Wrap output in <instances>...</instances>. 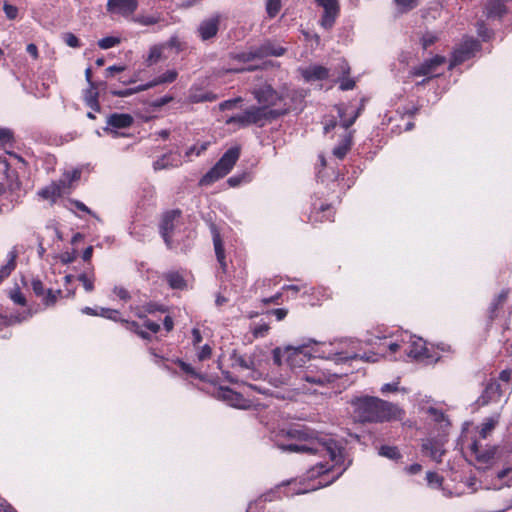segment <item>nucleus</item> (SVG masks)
I'll use <instances>...</instances> for the list:
<instances>
[{"mask_svg":"<svg viewBox=\"0 0 512 512\" xmlns=\"http://www.w3.org/2000/svg\"><path fill=\"white\" fill-rule=\"evenodd\" d=\"M270 313L274 315L278 321H281L286 317L288 311L284 308H278L271 310Z\"/></svg>","mask_w":512,"mask_h":512,"instance_id":"63","label":"nucleus"},{"mask_svg":"<svg viewBox=\"0 0 512 512\" xmlns=\"http://www.w3.org/2000/svg\"><path fill=\"white\" fill-rule=\"evenodd\" d=\"M340 125L345 129V134L340 143L333 149V155L338 159H343L352 145V132L347 129L355 122L359 112L347 105H339L337 107Z\"/></svg>","mask_w":512,"mask_h":512,"instance_id":"10","label":"nucleus"},{"mask_svg":"<svg viewBox=\"0 0 512 512\" xmlns=\"http://www.w3.org/2000/svg\"><path fill=\"white\" fill-rule=\"evenodd\" d=\"M242 376L246 379L259 380L263 377V373L255 367L254 363L251 369L246 371Z\"/></svg>","mask_w":512,"mask_h":512,"instance_id":"54","label":"nucleus"},{"mask_svg":"<svg viewBox=\"0 0 512 512\" xmlns=\"http://www.w3.org/2000/svg\"><path fill=\"white\" fill-rule=\"evenodd\" d=\"M208 145H209L208 142L195 144V145L191 146L190 148H188L185 155L188 158L191 157L192 155L199 156L207 149Z\"/></svg>","mask_w":512,"mask_h":512,"instance_id":"46","label":"nucleus"},{"mask_svg":"<svg viewBox=\"0 0 512 512\" xmlns=\"http://www.w3.org/2000/svg\"><path fill=\"white\" fill-rule=\"evenodd\" d=\"M10 299L18 305L24 306L26 304V299L24 294L18 289H12L9 293Z\"/></svg>","mask_w":512,"mask_h":512,"instance_id":"50","label":"nucleus"},{"mask_svg":"<svg viewBox=\"0 0 512 512\" xmlns=\"http://www.w3.org/2000/svg\"><path fill=\"white\" fill-rule=\"evenodd\" d=\"M181 163V157L178 153L169 152L155 160L153 163V168L154 170L168 169L178 167L181 165Z\"/></svg>","mask_w":512,"mask_h":512,"instance_id":"26","label":"nucleus"},{"mask_svg":"<svg viewBox=\"0 0 512 512\" xmlns=\"http://www.w3.org/2000/svg\"><path fill=\"white\" fill-rule=\"evenodd\" d=\"M379 455L392 460L398 459L400 457L399 451L396 447L387 445L380 447Z\"/></svg>","mask_w":512,"mask_h":512,"instance_id":"42","label":"nucleus"},{"mask_svg":"<svg viewBox=\"0 0 512 512\" xmlns=\"http://www.w3.org/2000/svg\"><path fill=\"white\" fill-rule=\"evenodd\" d=\"M285 433L289 438L295 439V442L284 444L276 439V444L282 451L307 454L320 459L306 472L304 482L308 483H302L304 487L295 490L296 494L308 493L332 484L351 464V461L346 462L343 447L328 435H314L296 429Z\"/></svg>","mask_w":512,"mask_h":512,"instance_id":"1","label":"nucleus"},{"mask_svg":"<svg viewBox=\"0 0 512 512\" xmlns=\"http://www.w3.org/2000/svg\"><path fill=\"white\" fill-rule=\"evenodd\" d=\"M506 392L507 391L504 390L500 382L492 381L487 384L484 393L481 396L482 403L498 402Z\"/></svg>","mask_w":512,"mask_h":512,"instance_id":"25","label":"nucleus"},{"mask_svg":"<svg viewBox=\"0 0 512 512\" xmlns=\"http://www.w3.org/2000/svg\"><path fill=\"white\" fill-rule=\"evenodd\" d=\"M191 334H192V340H191L192 344H193L194 348H196L199 346V344L202 341V336H201L200 330L197 328H194L192 330Z\"/></svg>","mask_w":512,"mask_h":512,"instance_id":"61","label":"nucleus"},{"mask_svg":"<svg viewBox=\"0 0 512 512\" xmlns=\"http://www.w3.org/2000/svg\"><path fill=\"white\" fill-rule=\"evenodd\" d=\"M81 177V170L78 168H74L71 170H67L64 172L62 178L60 179L59 183L61 184L62 188H66L72 185L73 182L78 181Z\"/></svg>","mask_w":512,"mask_h":512,"instance_id":"34","label":"nucleus"},{"mask_svg":"<svg viewBox=\"0 0 512 512\" xmlns=\"http://www.w3.org/2000/svg\"><path fill=\"white\" fill-rule=\"evenodd\" d=\"M368 343L375 349L371 355L367 356L372 363L381 359L390 361L410 359L429 365L441 358L438 348L428 347L422 338L407 331L396 330L389 334L377 335L368 339Z\"/></svg>","mask_w":512,"mask_h":512,"instance_id":"4","label":"nucleus"},{"mask_svg":"<svg viewBox=\"0 0 512 512\" xmlns=\"http://www.w3.org/2000/svg\"><path fill=\"white\" fill-rule=\"evenodd\" d=\"M213 244L214 250L217 257V261L219 262L222 271L225 273L227 270V263L225 261V253L223 248V243L218 233L213 234Z\"/></svg>","mask_w":512,"mask_h":512,"instance_id":"33","label":"nucleus"},{"mask_svg":"<svg viewBox=\"0 0 512 512\" xmlns=\"http://www.w3.org/2000/svg\"><path fill=\"white\" fill-rule=\"evenodd\" d=\"M195 350H196V358L200 362L209 359L212 355V348L209 344H204L202 346H198L195 348Z\"/></svg>","mask_w":512,"mask_h":512,"instance_id":"41","label":"nucleus"},{"mask_svg":"<svg viewBox=\"0 0 512 512\" xmlns=\"http://www.w3.org/2000/svg\"><path fill=\"white\" fill-rule=\"evenodd\" d=\"M78 280L82 283L84 289L87 292L93 291V289H94V277L93 276H89L88 274L83 273L78 276Z\"/></svg>","mask_w":512,"mask_h":512,"instance_id":"48","label":"nucleus"},{"mask_svg":"<svg viewBox=\"0 0 512 512\" xmlns=\"http://www.w3.org/2000/svg\"><path fill=\"white\" fill-rule=\"evenodd\" d=\"M31 288L36 296L41 297L46 306L54 305L61 294L60 290H46L39 279L31 280Z\"/></svg>","mask_w":512,"mask_h":512,"instance_id":"22","label":"nucleus"},{"mask_svg":"<svg viewBox=\"0 0 512 512\" xmlns=\"http://www.w3.org/2000/svg\"><path fill=\"white\" fill-rule=\"evenodd\" d=\"M240 156L239 147L229 148L218 162L200 179L201 186H209L225 177L235 166Z\"/></svg>","mask_w":512,"mask_h":512,"instance_id":"9","label":"nucleus"},{"mask_svg":"<svg viewBox=\"0 0 512 512\" xmlns=\"http://www.w3.org/2000/svg\"><path fill=\"white\" fill-rule=\"evenodd\" d=\"M4 12L9 19H15L18 14V9H17V7H15L13 5L5 3L4 4Z\"/></svg>","mask_w":512,"mask_h":512,"instance_id":"60","label":"nucleus"},{"mask_svg":"<svg viewBox=\"0 0 512 512\" xmlns=\"http://www.w3.org/2000/svg\"><path fill=\"white\" fill-rule=\"evenodd\" d=\"M427 413L429 417L439 425L440 432L437 437L429 436L423 440L422 453L436 462H441L442 456L445 453L444 445L450 423L445 415L435 408H429Z\"/></svg>","mask_w":512,"mask_h":512,"instance_id":"7","label":"nucleus"},{"mask_svg":"<svg viewBox=\"0 0 512 512\" xmlns=\"http://www.w3.org/2000/svg\"><path fill=\"white\" fill-rule=\"evenodd\" d=\"M231 360L232 367L236 369L241 375H243L246 371L251 369L252 365L254 364V361L251 357L238 355L236 353H233V355L231 356Z\"/></svg>","mask_w":512,"mask_h":512,"instance_id":"31","label":"nucleus"},{"mask_svg":"<svg viewBox=\"0 0 512 512\" xmlns=\"http://www.w3.org/2000/svg\"><path fill=\"white\" fill-rule=\"evenodd\" d=\"M320 348V358L328 359L336 363L344 362L351 359H361L363 361L370 362L367 356L371 355L375 349L371 352L360 353L361 342L353 339H344L330 343H318Z\"/></svg>","mask_w":512,"mask_h":512,"instance_id":"6","label":"nucleus"},{"mask_svg":"<svg viewBox=\"0 0 512 512\" xmlns=\"http://www.w3.org/2000/svg\"><path fill=\"white\" fill-rule=\"evenodd\" d=\"M217 99V95L209 91H203L198 86L193 85L189 93L191 103L212 102Z\"/></svg>","mask_w":512,"mask_h":512,"instance_id":"30","label":"nucleus"},{"mask_svg":"<svg viewBox=\"0 0 512 512\" xmlns=\"http://www.w3.org/2000/svg\"><path fill=\"white\" fill-rule=\"evenodd\" d=\"M267 114V110L264 107H250L243 113L228 118L226 124L246 127L261 122L267 117Z\"/></svg>","mask_w":512,"mask_h":512,"instance_id":"12","label":"nucleus"},{"mask_svg":"<svg viewBox=\"0 0 512 512\" xmlns=\"http://www.w3.org/2000/svg\"><path fill=\"white\" fill-rule=\"evenodd\" d=\"M499 422V415L487 418L474 434L463 435L462 445L466 455L479 470L494 469L499 484H493L494 489L512 484V444L498 447L488 442L493 430Z\"/></svg>","mask_w":512,"mask_h":512,"instance_id":"3","label":"nucleus"},{"mask_svg":"<svg viewBox=\"0 0 512 512\" xmlns=\"http://www.w3.org/2000/svg\"><path fill=\"white\" fill-rule=\"evenodd\" d=\"M99 316L113 321H122L125 324L126 329L135 332L143 339H149V335L145 331L140 329V325L138 323L122 320L120 318V313L118 310L110 308H100Z\"/></svg>","mask_w":512,"mask_h":512,"instance_id":"21","label":"nucleus"},{"mask_svg":"<svg viewBox=\"0 0 512 512\" xmlns=\"http://www.w3.org/2000/svg\"><path fill=\"white\" fill-rule=\"evenodd\" d=\"M355 417L361 422L401 420L404 410L398 405L377 397H360L353 401Z\"/></svg>","mask_w":512,"mask_h":512,"instance_id":"5","label":"nucleus"},{"mask_svg":"<svg viewBox=\"0 0 512 512\" xmlns=\"http://www.w3.org/2000/svg\"><path fill=\"white\" fill-rule=\"evenodd\" d=\"M178 364L182 371H184L185 373L191 375L192 377L200 378V374L190 364L181 360L178 361Z\"/></svg>","mask_w":512,"mask_h":512,"instance_id":"56","label":"nucleus"},{"mask_svg":"<svg viewBox=\"0 0 512 512\" xmlns=\"http://www.w3.org/2000/svg\"><path fill=\"white\" fill-rule=\"evenodd\" d=\"M120 43V38L108 36L100 39L98 41V45L101 49H109Z\"/></svg>","mask_w":512,"mask_h":512,"instance_id":"45","label":"nucleus"},{"mask_svg":"<svg viewBox=\"0 0 512 512\" xmlns=\"http://www.w3.org/2000/svg\"><path fill=\"white\" fill-rule=\"evenodd\" d=\"M244 181H248V180L246 179V175L242 174V175H237V176L230 177L227 180V183L229 184L230 187H237V186H239Z\"/></svg>","mask_w":512,"mask_h":512,"instance_id":"59","label":"nucleus"},{"mask_svg":"<svg viewBox=\"0 0 512 512\" xmlns=\"http://www.w3.org/2000/svg\"><path fill=\"white\" fill-rule=\"evenodd\" d=\"M240 156L239 147L229 148L218 162L200 179L201 186H209L225 177L235 166Z\"/></svg>","mask_w":512,"mask_h":512,"instance_id":"8","label":"nucleus"},{"mask_svg":"<svg viewBox=\"0 0 512 512\" xmlns=\"http://www.w3.org/2000/svg\"><path fill=\"white\" fill-rule=\"evenodd\" d=\"M138 8V0H108L107 11L125 18L130 17Z\"/></svg>","mask_w":512,"mask_h":512,"instance_id":"19","label":"nucleus"},{"mask_svg":"<svg viewBox=\"0 0 512 512\" xmlns=\"http://www.w3.org/2000/svg\"><path fill=\"white\" fill-rule=\"evenodd\" d=\"M398 385H399V381H393L392 383H386L384 385H382L380 391L382 394H387V393H390V392H396L398 391Z\"/></svg>","mask_w":512,"mask_h":512,"instance_id":"58","label":"nucleus"},{"mask_svg":"<svg viewBox=\"0 0 512 512\" xmlns=\"http://www.w3.org/2000/svg\"><path fill=\"white\" fill-rule=\"evenodd\" d=\"M180 213L178 211H170L164 214L161 224L160 233L167 245H170L175 237V228L179 223Z\"/></svg>","mask_w":512,"mask_h":512,"instance_id":"17","label":"nucleus"},{"mask_svg":"<svg viewBox=\"0 0 512 512\" xmlns=\"http://www.w3.org/2000/svg\"><path fill=\"white\" fill-rule=\"evenodd\" d=\"M508 296V291H502L498 297L492 302L491 304V307H490V317L493 318L494 317V313L496 311V309L498 308V306H500L507 298Z\"/></svg>","mask_w":512,"mask_h":512,"instance_id":"52","label":"nucleus"},{"mask_svg":"<svg viewBox=\"0 0 512 512\" xmlns=\"http://www.w3.org/2000/svg\"><path fill=\"white\" fill-rule=\"evenodd\" d=\"M18 257V250L13 247L6 255V261L0 266V283L6 279L12 271L16 268V259Z\"/></svg>","mask_w":512,"mask_h":512,"instance_id":"27","label":"nucleus"},{"mask_svg":"<svg viewBox=\"0 0 512 512\" xmlns=\"http://www.w3.org/2000/svg\"><path fill=\"white\" fill-rule=\"evenodd\" d=\"M446 63L444 56L436 55L431 59L423 62L418 67H415L412 71L414 76H426L428 78L436 77L440 75V68Z\"/></svg>","mask_w":512,"mask_h":512,"instance_id":"15","label":"nucleus"},{"mask_svg":"<svg viewBox=\"0 0 512 512\" xmlns=\"http://www.w3.org/2000/svg\"><path fill=\"white\" fill-rule=\"evenodd\" d=\"M280 0H267L266 11L270 17H275L280 11Z\"/></svg>","mask_w":512,"mask_h":512,"instance_id":"49","label":"nucleus"},{"mask_svg":"<svg viewBox=\"0 0 512 512\" xmlns=\"http://www.w3.org/2000/svg\"><path fill=\"white\" fill-rule=\"evenodd\" d=\"M299 72L306 82L321 81L329 76V70L326 67L317 64L299 68Z\"/></svg>","mask_w":512,"mask_h":512,"instance_id":"23","label":"nucleus"},{"mask_svg":"<svg viewBox=\"0 0 512 512\" xmlns=\"http://www.w3.org/2000/svg\"><path fill=\"white\" fill-rule=\"evenodd\" d=\"M440 38V34L435 31H426L420 37V44L423 49H427L436 43Z\"/></svg>","mask_w":512,"mask_h":512,"instance_id":"35","label":"nucleus"},{"mask_svg":"<svg viewBox=\"0 0 512 512\" xmlns=\"http://www.w3.org/2000/svg\"><path fill=\"white\" fill-rule=\"evenodd\" d=\"M133 123V117L126 113H113L107 117L104 131L111 134L112 137H118V129L128 128Z\"/></svg>","mask_w":512,"mask_h":512,"instance_id":"18","label":"nucleus"},{"mask_svg":"<svg viewBox=\"0 0 512 512\" xmlns=\"http://www.w3.org/2000/svg\"><path fill=\"white\" fill-rule=\"evenodd\" d=\"M318 6L322 7L324 12L320 24L325 29H330L339 15V3L337 0H315Z\"/></svg>","mask_w":512,"mask_h":512,"instance_id":"16","label":"nucleus"},{"mask_svg":"<svg viewBox=\"0 0 512 512\" xmlns=\"http://www.w3.org/2000/svg\"><path fill=\"white\" fill-rule=\"evenodd\" d=\"M63 40L69 47L77 48L80 46L79 39L72 33H65L63 35Z\"/></svg>","mask_w":512,"mask_h":512,"instance_id":"55","label":"nucleus"},{"mask_svg":"<svg viewBox=\"0 0 512 512\" xmlns=\"http://www.w3.org/2000/svg\"><path fill=\"white\" fill-rule=\"evenodd\" d=\"M160 18L154 15H138L137 17L133 18V21L143 25V26H150L157 24L159 22Z\"/></svg>","mask_w":512,"mask_h":512,"instance_id":"43","label":"nucleus"},{"mask_svg":"<svg viewBox=\"0 0 512 512\" xmlns=\"http://www.w3.org/2000/svg\"><path fill=\"white\" fill-rule=\"evenodd\" d=\"M219 21L220 17L216 15L200 23L198 33L202 40H208L217 34Z\"/></svg>","mask_w":512,"mask_h":512,"instance_id":"24","label":"nucleus"},{"mask_svg":"<svg viewBox=\"0 0 512 512\" xmlns=\"http://www.w3.org/2000/svg\"><path fill=\"white\" fill-rule=\"evenodd\" d=\"M268 331L269 325L265 322L256 324L252 329V333L256 338L264 337L268 333Z\"/></svg>","mask_w":512,"mask_h":512,"instance_id":"53","label":"nucleus"},{"mask_svg":"<svg viewBox=\"0 0 512 512\" xmlns=\"http://www.w3.org/2000/svg\"><path fill=\"white\" fill-rule=\"evenodd\" d=\"M303 295H307L309 297V304L315 306L320 304L322 301L328 299L330 297V292L327 288L319 286L316 288H310L309 290H305Z\"/></svg>","mask_w":512,"mask_h":512,"instance_id":"28","label":"nucleus"},{"mask_svg":"<svg viewBox=\"0 0 512 512\" xmlns=\"http://www.w3.org/2000/svg\"><path fill=\"white\" fill-rule=\"evenodd\" d=\"M0 512H17L9 503L5 500H0Z\"/></svg>","mask_w":512,"mask_h":512,"instance_id":"64","label":"nucleus"},{"mask_svg":"<svg viewBox=\"0 0 512 512\" xmlns=\"http://www.w3.org/2000/svg\"><path fill=\"white\" fill-rule=\"evenodd\" d=\"M320 348L317 342L309 340L299 346L276 347L273 361L276 365L287 364L291 370L290 376L272 377L270 383L275 387L288 386L285 394L277 395L283 399H292L298 393H315L319 388L334 381L335 374L307 363L312 358H320Z\"/></svg>","mask_w":512,"mask_h":512,"instance_id":"2","label":"nucleus"},{"mask_svg":"<svg viewBox=\"0 0 512 512\" xmlns=\"http://www.w3.org/2000/svg\"><path fill=\"white\" fill-rule=\"evenodd\" d=\"M398 12L407 13L418 5V0H393Z\"/></svg>","mask_w":512,"mask_h":512,"instance_id":"38","label":"nucleus"},{"mask_svg":"<svg viewBox=\"0 0 512 512\" xmlns=\"http://www.w3.org/2000/svg\"><path fill=\"white\" fill-rule=\"evenodd\" d=\"M313 218V221H324V220H328V221H331L332 220V210H331V207L330 205H321V211H317L313 214L312 216Z\"/></svg>","mask_w":512,"mask_h":512,"instance_id":"39","label":"nucleus"},{"mask_svg":"<svg viewBox=\"0 0 512 512\" xmlns=\"http://www.w3.org/2000/svg\"><path fill=\"white\" fill-rule=\"evenodd\" d=\"M426 480L429 487L434 489H441L444 492L446 491L445 488L442 486L443 479L437 473L427 472Z\"/></svg>","mask_w":512,"mask_h":512,"instance_id":"37","label":"nucleus"},{"mask_svg":"<svg viewBox=\"0 0 512 512\" xmlns=\"http://www.w3.org/2000/svg\"><path fill=\"white\" fill-rule=\"evenodd\" d=\"M162 55L161 47L159 46H153L151 47L149 54L147 56L146 62L148 65H153L157 63Z\"/></svg>","mask_w":512,"mask_h":512,"instance_id":"44","label":"nucleus"},{"mask_svg":"<svg viewBox=\"0 0 512 512\" xmlns=\"http://www.w3.org/2000/svg\"><path fill=\"white\" fill-rule=\"evenodd\" d=\"M354 85H355L354 80L345 78V79H342L340 82V89L343 91L350 90V89L354 88Z\"/></svg>","mask_w":512,"mask_h":512,"instance_id":"62","label":"nucleus"},{"mask_svg":"<svg viewBox=\"0 0 512 512\" xmlns=\"http://www.w3.org/2000/svg\"><path fill=\"white\" fill-rule=\"evenodd\" d=\"M177 76H178V73L176 70H174V69L167 70L166 72H164L163 74L154 78L150 82L140 85L139 90H147V89H150V88L155 87L160 84L172 83L173 81L176 80Z\"/></svg>","mask_w":512,"mask_h":512,"instance_id":"29","label":"nucleus"},{"mask_svg":"<svg viewBox=\"0 0 512 512\" xmlns=\"http://www.w3.org/2000/svg\"><path fill=\"white\" fill-rule=\"evenodd\" d=\"M217 395L219 399L234 408L247 409L251 406L249 400L245 399L240 393L227 387H220Z\"/></svg>","mask_w":512,"mask_h":512,"instance_id":"20","label":"nucleus"},{"mask_svg":"<svg viewBox=\"0 0 512 512\" xmlns=\"http://www.w3.org/2000/svg\"><path fill=\"white\" fill-rule=\"evenodd\" d=\"M286 49L282 46L267 41L258 48H252L247 52L239 53L235 56V59L239 62L247 63L255 59H262L267 56L279 57L285 53Z\"/></svg>","mask_w":512,"mask_h":512,"instance_id":"11","label":"nucleus"},{"mask_svg":"<svg viewBox=\"0 0 512 512\" xmlns=\"http://www.w3.org/2000/svg\"><path fill=\"white\" fill-rule=\"evenodd\" d=\"M251 92L258 103L262 105L261 107L265 109L277 105L278 102L285 98L284 95H279L271 85L268 84H264L259 88H253Z\"/></svg>","mask_w":512,"mask_h":512,"instance_id":"14","label":"nucleus"},{"mask_svg":"<svg viewBox=\"0 0 512 512\" xmlns=\"http://www.w3.org/2000/svg\"><path fill=\"white\" fill-rule=\"evenodd\" d=\"M167 282L173 289H182L185 285L183 277L177 272H171L166 275Z\"/></svg>","mask_w":512,"mask_h":512,"instance_id":"36","label":"nucleus"},{"mask_svg":"<svg viewBox=\"0 0 512 512\" xmlns=\"http://www.w3.org/2000/svg\"><path fill=\"white\" fill-rule=\"evenodd\" d=\"M499 380L505 391L512 390V369H505L499 375Z\"/></svg>","mask_w":512,"mask_h":512,"instance_id":"40","label":"nucleus"},{"mask_svg":"<svg viewBox=\"0 0 512 512\" xmlns=\"http://www.w3.org/2000/svg\"><path fill=\"white\" fill-rule=\"evenodd\" d=\"M63 188L60 183H51L50 185L42 188L38 191V195L45 200L54 201L56 198L60 197L63 193Z\"/></svg>","mask_w":512,"mask_h":512,"instance_id":"32","label":"nucleus"},{"mask_svg":"<svg viewBox=\"0 0 512 512\" xmlns=\"http://www.w3.org/2000/svg\"><path fill=\"white\" fill-rule=\"evenodd\" d=\"M479 48L480 45L478 41L474 39H465L463 43L454 50L449 68L452 69L454 66L470 59L475 55Z\"/></svg>","mask_w":512,"mask_h":512,"instance_id":"13","label":"nucleus"},{"mask_svg":"<svg viewBox=\"0 0 512 512\" xmlns=\"http://www.w3.org/2000/svg\"><path fill=\"white\" fill-rule=\"evenodd\" d=\"M113 294L120 300L127 301L130 298L129 292L121 286H115Z\"/></svg>","mask_w":512,"mask_h":512,"instance_id":"57","label":"nucleus"},{"mask_svg":"<svg viewBox=\"0 0 512 512\" xmlns=\"http://www.w3.org/2000/svg\"><path fill=\"white\" fill-rule=\"evenodd\" d=\"M13 141V133L10 129L0 127V147H4Z\"/></svg>","mask_w":512,"mask_h":512,"instance_id":"47","label":"nucleus"},{"mask_svg":"<svg viewBox=\"0 0 512 512\" xmlns=\"http://www.w3.org/2000/svg\"><path fill=\"white\" fill-rule=\"evenodd\" d=\"M242 101L243 100L241 97L223 101L219 104V109L221 111L235 109L238 106V104L242 103Z\"/></svg>","mask_w":512,"mask_h":512,"instance_id":"51","label":"nucleus"}]
</instances>
